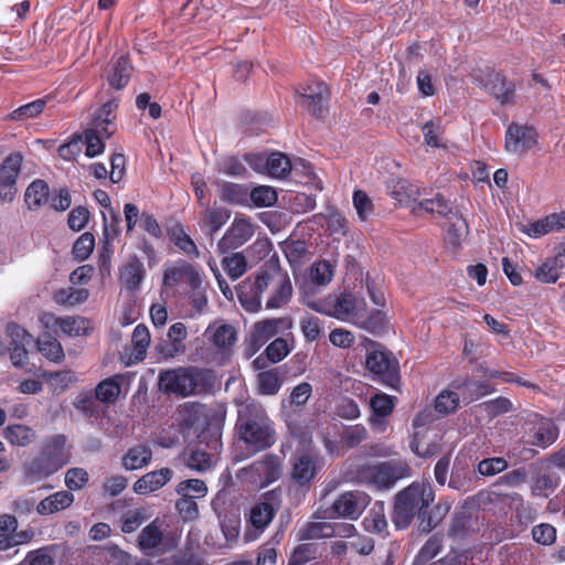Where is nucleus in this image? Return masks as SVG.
<instances>
[{"mask_svg": "<svg viewBox=\"0 0 565 565\" xmlns=\"http://www.w3.org/2000/svg\"><path fill=\"white\" fill-rule=\"evenodd\" d=\"M258 388L263 394L274 395L281 386V380L276 369L260 372L257 375Z\"/></svg>", "mask_w": 565, "mask_h": 565, "instance_id": "51", "label": "nucleus"}, {"mask_svg": "<svg viewBox=\"0 0 565 565\" xmlns=\"http://www.w3.org/2000/svg\"><path fill=\"white\" fill-rule=\"evenodd\" d=\"M329 98V90L322 82L308 84L300 94L301 105L312 115L320 117L324 110V102Z\"/></svg>", "mask_w": 565, "mask_h": 565, "instance_id": "17", "label": "nucleus"}, {"mask_svg": "<svg viewBox=\"0 0 565 565\" xmlns=\"http://www.w3.org/2000/svg\"><path fill=\"white\" fill-rule=\"evenodd\" d=\"M3 436L11 445L24 447L34 440L35 433L29 426L14 424L4 428Z\"/></svg>", "mask_w": 565, "mask_h": 565, "instance_id": "36", "label": "nucleus"}, {"mask_svg": "<svg viewBox=\"0 0 565 565\" xmlns=\"http://www.w3.org/2000/svg\"><path fill=\"white\" fill-rule=\"evenodd\" d=\"M49 186L43 180L33 181L25 191L24 200L30 210H38L47 202Z\"/></svg>", "mask_w": 565, "mask_h": 565, "instance_id": "35", "label": "nucleus"}, {"mask_svg": "<svg viewBox=\"0 0 565 565\" xmlns=\"http://www.w3.org/2000/svg\"><path fill=\"white\" fill-rule=\"evenodd\" d=\"M222 265L227 275L234 280L242 277L247 269L246 259L241 253H234L230 256L224 257L222 260Z\"/></svg>", "mask_w": 565, "mask_h": 565, "instance_id": "52", "label": "nucleus"}, {"mask_svg": "<svg viewBox=\"0 0 565 565\" xmlns=\"http://www.w3.org/2000/svg\"><path fill=\"white\" fill-rule=\"evenodd\" d=\"M185 284L191 289H196L202 284L200 271L184 260H178L166 265L163 270L162 285L166 288H175Z\"/></svg>", "mask_w": 565, "mask_h": 565, "instance_id": "6", "label": "nucleus"}, {"mask_svg": "<svg viewBox=\"0 0 565 565\" xmlns=\"http://www.w3.org/2000/svg\"><path fill=\"white\" fill-rule=\"evenodd\" d=\"M145 275L146 269L142 262L138 257L131 256L122 265L119 279L128 290L135 291L139 288Z\"/></svg>", "mask_w": 565, "mask_h": 565, "instance_id": "20", "label": "nucleus"}, {"mask_svg": "<svg viewBox=\"0 0 565 565\" xmlns=\"http://www.w3.org/2000/svg\"><path fill=\"white\" fill-rule=\"evenodd\" d=\"M275 290L271 297L267 300L266 307L269 309H277L286 305L292 294V287L289 277L284 273H276Z\"/></svg>", "mask_w": 565, "mask_h": 565, "instance_id": "27", "label": "nucleus"}, {"mask_svg": "<svg viewBox=\"0 0 565 565\" xmlns=\"http://www.w3.org/2000/svg\"><path fill=\"white\" fill-rule=\"evenodd\" d=\"M132 67L129 63V60L121 55L118 60L111 65L108 72V84L115 89H122L131 75Z\"/></svg>", "mask_w": 565, "mask_h": 565, "instance_id": "32", "label": "nucleus"}, {"mask_svg": "<svg viewBox=\"0 0 565 565\" xmlns=\"http://www.w3.org/2000/svg\"><path fill=\"white\" fill-rule=\"evenodd\" d=\"M460 404V397L457 392L450 390L441 391L435 399V409L444 415L457 411Z\"/></svg>", "mask_w": 565, "mask_h": 565, "instance_id": "50", "label": "nucleus"}, {"mask_svg": "<svg viewBox=\"0 0 565 565\" xmlns=\"http://www.w3.org/2000/svg\"><path fill=\"white\" fill-rule=\"evenodd\" d=\"M204 340L215 349L226 351L237 340V331L231 323L222 319L211 322L203 332Z\"/></svg>", "mask_w": 565, "mask_h": 565, "instance_id": "13", "label": "nucleus"}, {"mask_svg": "<svg viewBox=\"0 0 565 565\" xmlns=\"http://www.w3.org/2000/svg\"><path fill=\"white\" fill-rule=\"evenodd\" d=\"M412 450L419 457H430L439 451V444L436 435L430 434L428 429L416 430L411 444Z\"/></svg>", "mask_w": 565, "mask_h": 565, "instance_id": "28", "label": "nucleus"}, {"mask_svg": "<svg viewBox=\"0 0 565 565\" xmlns=\"http://www.w3.org/2000/svg\"><path fill=\"white\" fill-rule=\"evenodd\" d=\"M131 341L136 351V359L142 360L150 344V332L148 328L143 324H138L132 332Z\"/></svg>", "mask_w": 565, "mask_h": 565, "instance_id": "56", "label": "nucleus"}, {"mask_svg": "<svg viewBox=\"0 0 565 565\" xmlns=\"http://www.w3.org/2000/svg\"><path fill=\"white\" fill-rule=\"evenodd\" d=\"M390 193L399 204L408 205L419 196V188L408 180L398 179L393 181L390 185Z\"/></svg>", "mask_w": 565, "mask_h": 565, "instance_id": "31", "label": "nucleus"}, {"mask_svg": "<svg viewBox=\"0 0 565 565\" xmlns=\"http://www.w3.org/2000/svg\"><path fill=\"white\" fill-rule=\"evenodd\" d=\"M60 469L53 460L41 452L38 458L24 465L23 471L29 482L33 483L52 476Z\"/></svg>", "mask_w": 565, "mask_h": 565, "instance_id": "21", "label": "nucleus"}, {"mask_svg": "<svg viewBox=\"0 0 565 565\" xmlns=\"http://www.w3.org/2000/svg\"><path fill=\"white\" fill-rule=\"evenodd\" d=\"M532 430L531 444L541 448L548 447L558 437V428L550 419L541 418L536 420Z\"/></svg>", "mask_w": 565, "mask_h": 565, "instance_id": "23", "label": "nucleus"}, {"mask_svg": "<svg viewBox=\"0 0 565 565\" xmlns=\"http://www.w3.org/2000/svg\"><path fill=\"white\" fill-rule=\"evenodd\" d=\"M454 386L456 390L460 391L465 402L476 401L493 392L490 384L470 379L458 380L454 382Z\"/></svg>", "mask_w": 565, "mask_h": 565, "instance_id": "30", "label": "nucleus"}, {"mask_svg": "<svg viewBox=\"0 0 565 565\" xmlns=\"http://www.w3.org/2000/svg\"><path fill=\"white\" fill-rule=\"evenodd\" d=\"M243 471L248 476L252 483L266 487L279 479L281 463L277 456L267 455Z\"/></svg>", "mask_w": 565, "mask_h": 565, "instance_id": "9", "label": "nucleus"}, {"mask_svg": "<svg viewBox=\"0 0 565 565\" xmlns=\"http://www.w3.org/2000/svg\"><path fill=\"white\" fill-rule=\"evenodd\" d=\"M441 550V537L438 535L431 536L425 545L420 548L415 558L416 564H424L433 559Z\"/></svg>", "mask_w": 565, "mask_h": 565, "instance_id": "63", "label": "nucleus"}, {"mask_svg": "<svg viewBox=\"0 0 565 565\" xmlns=\"http://www.w3.org/2000/svg\"><path fill=\"white\" fill-rule=\"evenodd\" d=\"M290 351L291 348L286 339L276 338L267 345L265 354L270 362L278 363L284 360Z\"/></svg>", "mask_w": 565, "mask_h": 565, "instance_id": "59", "label": "nucleus"}, {"mask_svg": "<svg viewBox=\"0 0 565 565\" xmlns=\"http://www.w3.org/2000/svg\"><path fill=\"white\" fill-rule=\"evenodd\" d=\"M89 297L87 289H75L73 287L62 288L54 292L53 299L62 306H75L84 303Z\"/></svg>", "mask_w": 565, "mask_h": 565, "instance_id": "39", "label": "nucleus"}, {"mask_svg": "<svg viewBox=\"0 0 565 565\" xmlns=\"http://www.w3.org/2000/svg\"><path fill=\"white\" fill-rule=\"evenodd\" d=\"M148 518L149 515L143 508L127 511L121 518L122 532L131 533L136 531Z\"/></svg>", "mask_w": 565, "mask_h": 565, "instance_id": "55", "label": "nucleus"}, {"mask_svg": "<svg viewBox=\"0 0 565 565\" xmlns=\"http://www.w3.org/2000/svg\"><path fill=\"white\" fill-rule=\"evenodd\" d=\"M230 218V212L224 207H206L200 218L202 228H206L210 235L217 232Z\"/></svg>", "mask_w": 565, "mask_h": 565, "instance_id": "34", "label": "nucleus"}, {"mask_svg": "<svg viewBox=\"0 0 565 565\" xmlns=\"http://www.w3.org/2000/svg\"><path fill=\"white\" fill-rule=\"evenodd\" d=\"M152 458V451L146 445L130 448L122 457V466L127 470H137L147 466Z\"/></svg>", "mask_w": 565, "mask_h": 565, "instance_id": "33", "label": "nucleus"}, {"mask_svg": "<svg viewBox=\"0 0 565 565\" xmlns=\"http://www.w3.org/2000/svg\"><path fill=\"white\" fill-rule=\"evenodd\" d=\"M49 319L54 320V323L60 327L61 331L70 337H84L93 329L90 320L83 317L56 318L50 316Z\"/></svg>", "mask_w": 565, "mask_h": 565, "instance_id": "26", "label": "nucleus"}, {"mask_svg": "<svg viewBox=\"0 0 565 565\" xmlns=\"http://www.w3.org/2000/svg\"><path fill=\"white\" fill-rule=\"evenodd\" d=\"M188 337V330L184 323L175 322L170 326L168 330V338L171 342L170 348L164 353L166 356L173 358L175 354L184 351V345L182 342Z\"/></svg>", "mask_w": 565, "mask_h": 565, "instance_id": "43", "label": "nucleus"}, {"mask_svg": "<svg viewBox=\"0 0 565 565\" xmlns=\"http://www.w3.org/2000/svg\"><path fill=\"white\" fill-rule=\"evenodd\" d=\"M103 136L95 126L85 131L86 156L96 157L104 151Z\"/></svg>", "mask_w": 565, "mask_h": 565, "instance_id": "60", "label": "nucleus"}, {"mask_svg": "<svg viewBox=\"0 0 565 565\" xmlns=\"http://www.w3.org/2000/svg\"><path fill=\"white\" fill-rule=\"evenodd\" d=\"M494 86H490V93L501 105L512 104L515 98V87L508 83L504 76H494Z\"/></svg>", "mask_w": 565, "mask_h": 565, "instance_id": "44", "label": "nucleus"}, {"mask_svg": "<svg viewBox=\"0 0 565 565\" xmlns=\"http://www.w3.org/2000/svg\"><path fill=\"white\" fill-rule=\"evenodd\" d=\"M337 529L329 522H309L299 530L301 540H319L334 536Z\"/></svg>", "mask_w": 565, "mask_h": 565, "instance_id": "38", "label": "nucleus"}, {"mask_svg": "<svg viewBox=\"0 0 565 565\" xmlns=\"http://www.w3.org/2000/svg\"><path fill=\"white\" fill-rule=\"evenodd\" d=\"M386 323V315L381 309L373 310L370 315L366 310L363 311V316L359 319L356 326L367 330L371 333H377L382 331Z\"/></svg>", "mask_w": 565, "mask_h": 565, "instance_id": "49", "label": "nucleus"}, {"mask_svg": "<svg viewBox=\"0 0 565 565\" xmlns=\"http://www.w3.org/2000/svg\"><path fill=\"white\" fill-rule=\"evenodd\" d=\"M537 140V135L532 127L511 124L505 134L504 147L512 153H523L531 149Z\"/></svg>", "mask_w": 565, "mask_h": 565, "instance_id": "14", "label": "nucleus"}, {"mask_svg": "<svg viewBox=\"0 0 565 565\" xmlns=\"http://www.w3.org/2000/svg\"><path fill=\"white\" fill-rule=\"evenodd\" d=\"M162 541V532L157 524V521L147 525L139 534V546L143 551L157 548Z\"/></svg>", "mask_w": 565, "mask_h": 565, "instance_id": "46", "label": "nucleus"}, {"mask_svg": "<svg viewBox=\"0 0 565 565\" xmlns=\"http://www.w3.org/2000/svg\"><path fill=\"white\" fill-rule=\"evenodd\" d=\"M565 268V248H561L553 257L545 258L535 269L533 276L542 284H554Z\"/></svg>", "mask_w": 565, "mask_h": 565, "instance_id": "18", "label": "nucleus"}, {"mask_svg": "<svg viewBox=\"0 0 565 565\" xmlns=\"http://www.w3.org/2000/svg\"><path fill=\"white\" fill-rule=\"evenodd\" d=\"M370 407L372 409L370 425L373 430L383 433L386 429L387 418L395 407V397L385 393L376 394L371 398Z\"/></svg>", "mask_w": 565, "mask_h": 565, "instance_id": "16", "label": "nucleus"}, {"mask_svg": "<svg viewBox=\"0 0 565 565\" xmlns=\"http://www.w3.org/2000/svg\"><path fill=\"white\" fill-rule=\"evenodd\" d=\"M292 321L288 317L265 319L253 324L247 339L249 354H255L268 340L282 330H288Z\"/></svg>", "mask_w": 565, "mask_h": 565, "instance_id": "5", "label": "nucleus"}, {"mask_svg": "<svg viewBox=\"0 0 565 565\" xmlns=\"http://www.w3.org/2000/svg\"><path fill=\"white\" fill-rule=\"evenodd\" d=\"M216 460L214 456L202 449H193L186 458V467L195 472H205L211 470Z\"/></svg>", "mask_w": 565, "mask_h": 565, "instance_id": "41", "label": "nucleus"}, {"mask_svg": "<svg viewBox=\"0 0 565 565\" xmlns=\"http://www.w3.org/2000/svg\"><path fill=\"white\" fill-rule=\"evenodd\" d=\"M207 373L196 367H178L159 374L160 391L186 397L205 390Z\"/></svg>", "mask_w": 565, "mask_h": 565, "instance_id": "3", "label": "nucleus"}, {"mask_svg": "<svg viewBox=\"0 0 565 565\" xmlns=\"http://www.w3.org/2000/svg\"><path fill=\"white\" fill-rule=\"evenodd\" d=\"M423 135L425 143L429 147H444L443 143V127L439 122H435L433 120L427 121L423 128Z\"/></svg>", "mask_w": 565, "mask_h": 565, "instance_id": "61", "label": "nucleus"}, {"mask_svg": "<svg viewBox=\"0 0 565 565\" xmlns=\"http://www.w3.org/2000/svg\"><path fill=\"white\" fill-rule=\"evenodd\" d=\"M317 459L312 455L303 454L295 458L292 463L291 477L301 484H309L317 475Z\"/></svg>", "mask_w": 565, "mask_h": 565, "instance_id": "22", "label": "nucleus"}, {"mask_svg": "<svg viewBox=\"0 0 565 565\" xmlns=\"http://www.w3.org/2000/svg\"><path fill=\"white\" fill-rule=\"evenodd\" d=\"M291 171L288 157L282 153H271L267 157V172L271 178L282 179Z\"/></svg>", "mask_w": 565, "mask_h": 565, "instance_id": "48", "label": "nucleus"}, {"mask_svg": "<svg viewBox=\"0 0 565 565\" xmlns=\"http://www.w3.org/2000/svg\"><path fill=\"white\" fill-rule=\"evenodd\" d=\"M73 502V493L70 491H57L40 501L36 505V512L40 515L53 514L71 507Z\"/></svg>", "mask_w": 565, "mask_h": 565, "instance_id": "24", "label": "nucleus"}, {"mask_svg": "<svg viewBox=\"0 0 565 565\" xmlns=\"http://www.w3.org/2000/svg\"><path fill=\"white\" fill-rule=\"evenodd\" d=\"M173 477L170 468H161L146 473L139 478L134 484V491L138 494H146L162 488Z\"/></svg>", "mask_w": 565, "mask_h": 565, "instance_id": "19", "label": "nucleus"}, {"mask_svg": "<svg viewBox=\"0 0 565 565\" xmlns=\"http://www.w3.org/2000/svg\"><path fill=\"white\" fill-rule=\"evenodd\" d=\"M435 499L428 482H413L396 494L392 521L397 529L407 527L413 519L420 516Z\"/></svg>", "mask_w": 565, "mask_h": 565, "instance_id": "2", "label": "nucleus"}, {"mask_svg": "<svg viewBox=\"0 0 565 565\" xmlns=\"http://www.w3.org/2000/svg\"><path fill=\"white\" fill-rule=\"evenodd\" d=\"M365 311V302L352 294H343L334 299L332 309L327 313L341 320L358 323Z\"/></svg>", "mask_w": 565, "mask_h": 565, "instance_id": "11", "label": "nucleus"}, {"mask_svg": "<svg viewBox=\"0 0 565 565\" xmlns=\"http://www.w3.org/2000/svg\"><path fill=\"white\" fill-rule=\"evenodd\" d=\"M367 431L362 425L349 426L341 435V443L347 448H353L366 439Z\"/></svg>", "mask_w": 565, "mask_h": 565, "instance_id": "62", "label": "nucleus"}, {"mask_svg": "<svg viewBox=\"0 0 565 565\" xmlns=\"http://www.w3.org/2000/svg\"><path fill=\"white\" fill-rule=\"evenodd\" d=\"M94 235L89 232H85L75 241L72 252L77 260L83 262L90 256L94 250Z\"/></svg>", "mask_w": 565, "mask_h": 565, "instance_id": "54", "label": "nucleus"}, {"mask_svg": "<svg viewBox=\"0 0 565 565\" xmlns=\"http://www.w3.org/2000/svg\"><path fill=\"white\" fill-rule=\"evenodd\" d=\"M366 367L374 374L385 375L394 372V365L387 354L382 351L374 350L366 358Z\"/></svg>", "mask_w": 565, "mask_h": 565, "instance_id": "42", "label": "nucleus"}, {"mask_svg": "<svg viewBox=\"0 0 565 565\" xmlns=\"http://www.w3.org/2000/svg\"><path fill=\"white\" fill-rule=\"evenodd\" d=\"M39 351L49 360L58 362L64 358L61 343L50 334H44L38 340Z\"/></svg>", "mask_w": 565, "mask_h": 565, "instance_id": "45", "label": "nucleus"}, {"mask_svg": "<svg viewBox=\"0 0 565 565\" xmlns=\"http://www.w3.org/2000/svg\"><path fill=\"white\" fill-rule=\"evenodd\" d=\"M364 529L370 533L382 534L387 529L384 504L376 502L363 520Z\"/></svg>", "mask_w": 565, "mask_h": 565, "instance_id": "37", "label": "nucleus"}, {"mask_svg": "<svg viewBox=\"0 0 565 565\" xmlns=\"http://www.w3.org/2000/svg\"><path fill=\"white\" fill-rule=\"evenodd\" d=\"M468 233V225L465 218L454 214V221L447 231V238L450 244L457 246L465 239Z\"/></svg>", "mask_w": 565, "mask_h": 565, "instance_id": "64", "label": "nucleus"}, {"mask_svg": "<svg viewBox=\"0 0 565 565\" xmlns=\"http://www.w3.org/2000/svg\"><path fill=\"white\" fill-rule=\"evenodd\" d=\"M370 497L362 491L342 493L331 507L334 516L356 520L370 504Z\"/></svg>", "mask_w": 565, "mask_h": 565, "instance_id": "7", "label": "nucleus"}, {"mask_svg": "<svg viewBox=\"0 0 565 565\" xmlns=\"http://www.w3.org/2000/svg\"><path fill=\"white\" fill-rule=\"evenodd\" d=\"M411 468L404 462H382L363 466L359 471L361 481L384 489L392 487L397 480L409 477Z\"/></svg>", "mask_w": 565, "mask_h": 565, "instance_id": "4", "label": "nucleus"}, {"mask_svg": "<svg viewBox=\"0 0 565 565\" xmlns=\"http://www.w3.org/2000/svg\"><path fill=\"white\" fill-rule=\"evenodd\" d=\"M118 103L115 99L105 103L93 121V126L105 137H110L115 132L114 119Z\"/></svg>", "mask_w": 565, "mask_h": 565, "instance_id": "29", "label": "nucleus"}, {"mask_svg": "<svg viewBox=\"0 0 565 565\" xmlns=\"http://www.w3.org/2000/svg\"><path fill=\"white\" fill-rule=\"evenodd\" d=\"M41 452L53 460L60 468L65 466L71 457L70 451L66 449V438L64 435H55L46 440Z\"/></svg>", "mask_w": 565, "mask_h": 565, "instance_id": "25", "label": "nucleus"}, {"mask_svg": "<svg viewBox=\"0 0 565 565\" xmlns=\"http://www.w3.org/2000/svg\"><path fill=\"white\" fill-rule=\"evenodd\" d=\"M281 499L278 490L265 493L262 500L250 510V522L255 529L264 530L280 508Z\"/></svg>", "mask_w": 565, "mask_h": 565, "instance_id": "12", "label": "nucleus"}, {"mask_svg": "<svg viewBox=\"0 0 565 565\" xmlns=\"http://www.w3.org/2000/svg\"><path fill=\"white\" fill-rule=\"evenodd\" d=\"M254 233L255 226L247 217L236 216L224 236L218 241L217 248L223 254L236 249L248 242Z\"/></svg>", "mask_w": 565, "mask_h": 565, "instance_id": "8", "label": "nucleus"}, {"mask_svg": "<svg viewBox=\"0 0 565 565\" xmlns=\"http://www.w3.org/2000/svg\"><path fill=\"white\" fill-rule=\"evenodd\" d=\"M322 217L326 220L327 228L331 234L345 233L347 220L337 209L328 206Z\"/></svg>", "mask_w": 565, "mask_h": 565, "instance_id": "57", "label": "nucleus"}, {"mask_svg": "<svg viewBox=\"0 0 565 565\" xmlns=\"http://www.w3.org/2000/svg\"><path fill=\"white\" fill-rule=\"evenodd\" d=\"M413 212L417 215H420L423 212L426 213H437L443 216H447L452 213L451 206L446 202L441 196L437 195L434 199L424 200L419 202L414 209Z\"/></svg>", "mask_w": 565, "mask_h": 565, "instance_id": "47", "label": "nucleus"}, {"mask_svg": "<svg viewBox=\"0 0 565 565\" xmlns=\"http://www.w3.org/2000/svg\"><path fill=\"white\" fill-rule=\"evenodd\" d=\"M250 200L256 206H271L277 201V192L269 185H258L252 190Z\"/></svg>", "mask_w": 565, "mask_h": 565, "instance_id": "58", "label": "nucleus"}, {"mask_svg": "<svg viewBox=\"0 0 565 565\" xmlns=\"http://www.w3.org/2000/svg\"><path fill=\"white\" fill-rule=\"evenodd\" d=\"M120 393V385L115 379H106L102 381L96 390V398L103 403H113Z\"/></svg>", "mask_w": 565, "mask_h": 565, "instance_id": "53", "label": "nucleus"}, {"mask_svg": "<svg viewBox=\"0 0 565 565\" xmlns=\"http://www.w3.org/2000/svg\"><path fill=\"white\" fill-rule=\"evenodd\" d=\"M7 333L10 339L8 351L10 360L14 366H22L28 361V351L25 347L30 344L32 337L22 327L15 323H9Z\"/></svg>", "mask_w": 565, "mask_h": 565, "instance_id": "15", "label": "nucleus"}, {"mask_svg": "<svg viewBox=\"0 0 565 565\" xmlns=\"http://www.w3.org/2000/svg\"><path fill=\"white\" fill-rule=\"evenodd\" d=\"M237 427L241 439L254 451L269 448L276 441L273 423L259 405H245L239 411Z\"/></svg>", "mask_w": 565, "mask_h": 565, "instance_id": "1", "label": "nucleus"}, {"mask_svg": "<svg viewBox=\"0 0 565 565\" xmlns=\"http://www.w3.org/2000/svg\"><path fill=\"white\" fill-rule=\"evenodd\" d=\"M175 492L183 498L202 499L207 494V486L202 480L188 479L177 484Z\"/></svg>", "mask_w": 565, "mask_h": 565, "instance_id": "40", "label": "nucleus"}, {"mask_svg": "<svg viewBox=\"0 0 565 565\" xmlns=\"http://www.w3.org/2000/svg\"><path fill=\"white\" fill-rule=\"evenodd\" d=\"M22 166V156L12 153L0 166V200L11 202L17 194V179Z\"/></svg>", "mask_w": 565, "mask_h": 565, "instance_id": "10", "label": "nucleus"}]
</instances>
